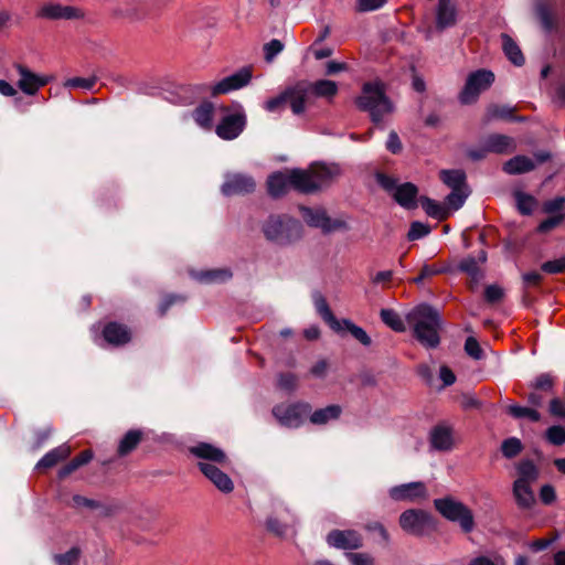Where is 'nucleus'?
I'll list each match as a JSON object with an SVG mask.
<instances>
[{
  "instance_id": "nucleus-1",
  "label": "nucleus",
  "mask_w": 565,
  "mask_h": 565,
  "mask_svg": "<svg viewBox=\"0 0 565 565\" xmlns=\"http://www.w3.org/2000/svg\"><path fill=\"white\" fill-rule=\"evenodd\" d=\"M406 321L412 326L414 337L422 345L427 349L439 345L441 317L436 308L428 303H420L407 312Z\"/></svg>"
},
{
  "instance_id": "nucleus-2",
  "label": "nucleus",
  "mask_w": 565,
  "mask_h": 565,
  "mask_svg": "<svg viewBox=\"0 0 565 565\" xmlns=\"http://www.w3.org/2000/svg\"><path fill=\"white\" fill-rule=\"evenodd\" d=\"M265 238L277 246H288L302 235V227L296 218L282 215H269L262 224Z\"/></svg>"
},
{
  "instance_id": "nucleus-3",
  "label": "nucleus",
  "mask_w": 565,
  "mask_h": 565,
  "mask_svg": "<svg viewBox=\"0 0 565 565\" xmlns=\"http://www.w3.org/2000/svg\"><path fill=\"white\" fill-rule=\"evenodd\" d=\"M360 109L367 111L374 124H380L394 111V105L386 96L382 84L365 83L362 94L356 98Z\"/></svg>"
},
{
  "instance_id": "nucleus-4",
  "label": "nucleus",
  "mask_w": 565,
  "mask_h": 565,
  "mask_svg": "<svg viewBox=\"0 0 565 565\" xmlns=\"http://www.w3.org/2000/svg\"><path fill=\"white\" fill-rule=\"evenodd\" d=\"M435 509L446 520L458 523L463 533H470L475 529V516L472 511L462 502L452 497H445L434 500Z\"/></svg>"
},
{
  "instance_id": "nucleus-5",
  "label": "nucleus",
  "mask_w": 565,
  "mask_h": 565,
  "mask_svg": "<svg viewBox=\"0 0 565 565\" xmlns=\"http://www.w3.org/2000/svg\"><path fill=\"white\" fill-rule=\"evenodd\" d=\"M303 179H307L303 169L274 172L267 179L268 193L273 198H279L290 189L305 193L309 188L303 186Z\"/></svg>"
},
{
  "instance_id": "nucleus-6",
  "label": "nucleus",
  "mask_w": 565,
  "mask_h": 565,
  "mask_svg": "<svg viewBox=\"0 0 565 565\" xmlns=\"http://www.w3.org/2000/svg\"><path fill=\"white\" fill-rule=\"evenodd\" d=\"M376 182L383 188L402 207L413 210L417 207L418 189L411 182L397 183V180L385 174L376 173Z\"/></svg>"
},
{
  "instance_id": "nucleus-7",
  "label": "nucleus",
  "mask_w": 565,
  "mask_h": 565,
  "mask_svg": "<svg viewBox=\"0 0 565 565\" xmlns=\"http://www.w3.org/2000/svg\"><path fill=\"white\" fill-rule=\"evenodd\" d=\"M401 529L413 536H424L435 529L433 515L423 509H407L401 513Z\"/></svg>"
},
{
  "instance_id": "nucleus-8",
  "label": "nucleus",
  "mask_w": 565,
  "mask_h": 565,
  "mask_svg": "<svg viewBox=\"0 0 565 565\" xmlns=\"http://www.w3.org/2000/svg\"><path fill=\"white\" fill-rule=\"evenodd\" d=\"M494 82V74L489 70H477L471 72L459 94V100L463 105L475 103L479 95L487 90Z\"/></svg>"
},
{
  "instance_id": "nucleus-9",
  "label": "nucleus",
  "mask_w": 565,
  "mask_h": 565,
  "mask_svg": "<svg viewBox=\"0 0 565 565\" xmlns=\"http://www.w3.org/2000/svg\"><path fill=\"white\" fill-rule=\"evenodd\" d=\"M303 221L311 227L319 228L323 234L348 231L349 225L342 218H331L322 207H300Z\"/></svg>"
},
{
  "instance_id": "nucleus-10",
  "label": "nucleus",
  "mask_w": 565,
  "mask_h": 565,
  "mask_svg": "<svg viewBox=\"0 0 565 565\" xmlns=\"http://www.w3.org/2000/svg\"><path fill=\"white\" fill-rule=\"evenodd\" d=\"M341 173V169L335 163L313 164L309 170H305L307 179H303V186L310 188L305 193L316 192L330 184Z\"/></svg>"
},
{
  "instance_id": "nucleus-11",
  "label": "nucleus",
  "mask_w": 565,
  "mask_h": 565,
  "mask_svg": "<svg viewBox=\"0 0 565 565\" xmlns=\"http://www.w3.org/2000/svg\"><path fill=\"white\" fill-rule=\"evenodd\" d=\"M310 413V405L306 403L279 404L273 408V415L278 423L287 428L301 426Z\"/></svg>"
},
{
  "instance_id": "nucleus-12",
  "label": "nucleus",
  "mask_w": 565,
  "mask_h": 565,
  "mask_svg": "<svg viewBox=\"0 0 565 565\" xmlns=\"http://www.w3.org/2000/svg\"><path fill=\"white\" fill-rule=\"evenodd\" d=\"M388 497L395 502H418L429 498L427 486L423 481H412L391 487Z\"/></svg>"
},
{
  "instance_id": "nucleus-13",
  "label": "nucleus",
  "mask_w": 565,
  "mask_h": 565,
  "mask_svg": "<svg viewBox=\"0 0 565 565\" xmlns=\"http://www.w3.org/2000/svg\"><path fill=\"white\" fill-rule=\"evenodd\" d=\"M246 114L242 107L234 113L226 114L216 125L215 132L223 140L236 139L245 129Z\"/></svg>"
},
{
  "instance_id": "nucleus-14",
  "label": "nucleus",
  "mask_w": 565,
  "mask_h": 565,
  "mask_svg": "<svg viewBox=\"0 0 565 565\" xmlns=\"http://www.w3.org/2000/svg\"><path fill=\"white\" fill-rule=\"evenodd\" d=\"M252 76V68L248 66H244L239 68L237 72L213 84L210 87V93L215 96L221 94H228L234 90L241 89L243 87H246L250 83Z\"/></svg>"
},
{
  "instance_id": "nucleus-15",
  "label": "nucleus",
  "mask_w": 565,
  "mask_h": 565,
  "mask_svg": "<svg viewBox=\"0 0 565 565\" xmlns=\"http://www.w3.org/2000/svg\"><path fill=\"white\" fill-rule=\"evenodd\" d=\"M429 446L435 451H450L455 447V429L447 422H440L428 434Z\"/></svg>"
},
{
  "instance_id": "nucleus-16",
  "label": "nucleus",
  "mask_w": 565,
  "mask_h": 565,
  "mask_svg": "<svg viewBox=\"0 0 565 565\" xmlns=\"http://www.w3.org/2000/svg\"><path fill=\"white\" fill-rule=\"evenodd\" d=\"M256 188L253 177L244 173H226L225 180L221 186L224 195L247 194Z\"/></svg>"
},
{
  "instance_id": "nucleus-17",
  "label": "nucleus",
  "mask_w": 565,
  "mask_h": 565,
  "mask_svg": "<svg viewBox=\"0 0 565 565\" xmlns=\"http://www.w3.org/2000/svg\"><path fill=\"white\" fill-rule=\"evenodd\" d=\"M17 72L20 75L18 81L19 88L26 95H35L36 92L49 84L52 81V76L38 75L31 72L28 67L18 64L15 66Z\"/></svg>"
},
{
  "instance_id": "nucleus-18",
  "label": "nucleus",
  "mask_w": 565,
  "mask_h": 565,
  "mask_svg": "<svg viewBox=\"0 0 565 565\" xmlns=\"http://www.w3.org/2000/svg\"><path fill=\"white\" fill-rule=\"evenodd\" d=\"M296 518L288 509H281L266 520V529L276 536L285 537L294 532Z\"/></svg>"
},
{
  "instance_id": "nucleus-19",
  "label": "nucleus",
  "mask_w": 565,
  "mask_h": 565,
  "mask_svg": "<svg viewBox=\"0 0 565 565\" xmlns=\"http://www.w3.org/2000/svg\"><path fill=\"white\" fill-rule=\"evenodd\" d=\"M327 543L338 550H358L362 537L354 530H333L327 535Z\"/></svg>"
},
{
  "instance_id": "nucleus-20",
  "label": "nucleus",
  "mask_w": 565,
  "mask_h": 565,
  "mask_svg": "<svg viewBox=\"0 0 565 565\" xmlns=\"http://www.w3.org/2000/svg\"><path fill=\"white\" fill-rule=\"evenodd\" d=\"M201 472L223 493H230L234 489L232 479L220 467L210 462H199Z\"/></svg>"
},
{
  "instance_id": "nucleus-21",
  "label": "nucleus",
  "mask_w": 565,
  "mask_h": 565,
  "mask_svg": "<svg viewBox=\"0 0 565 565\" xmlns=\"http://www.w3.org/2000/svg\"><path fill=\"white\" fill-rule=\"evenodd\" d=\"M190 452L201 459L200 462H210L221 466L227 462L226 454L221 448L209 443H199L192 446Z\"/></svg>"
},
{
  "instance_id": "nucleus-22",
  "label": "nucleus",
  "mask_w": 565,
  "mask_h": 565,
  "mask_svg": "<svg viewBox=\"0 0 565 565\" xmlns=\"http://www.w3.org/2000/svg\"><path fill=\"white\" fill-rule=\"evenodd\" d=\"M82 15L83 13L78 8L60 3L44 4L39 12V17L50 20H74Z\"/></svg>"
},
{
  "instance_id": "nucleus-23",
  "label": "nucleus",
  "mask_w": 565,
  "mask_h": 565,
  "mask_svg": "<svg viewBox=\"0 0 565 565\" xmlns=\"http://www.w3.org/2000/svg\"><path fill=\"white\" fill-rule=\"evenodd\" d=\"M457 21V8L452 0H438L436 9V25L444 30L455 25Z\"/></svg>"
},
{
  "instance_id": "nucleus-24",
  "label": "nucleus",
  "mask_w": 565,
  "mask_h": 565,
  "mask_svg": "<svg viewBox=\"0 0 565 565\" xmlns=\"http://www.w3.org/2000/svg\"><path fill=\"white\" fill-rule=\"evenodd\" d=\"M104 340L110 345H124L131 339L129 329L118 322H109L103 329Z\"/></svg>"
},
{
  "instance_id": "nucleus-25",
  "label": "nucleus",
  "mask_w": 565,
  "mask_h": 565,
  "mask_svg": "<svg viewBox=\"0 0 565 565\" xmlns=\"http://www.w3.org/2000/svg\"><path fill=\"white\" fill-rule=\"evenodd\" d=\"M288 103L295 115L303 113L306 107V99L309 95L308 85L306 82H299L295 86L287 88Z\"/></svg>"
},
{
  "instance_id": "nucleus-26",
  "label": "nucleus",
  "mask_w": 565,
  "mask_h": 565,
  "mask_svg": "<svg viewBox=\"0 0 565 565\" xmlns=\"http://www.w3.org/2000/svg\"><path fill=\"white\" fill-rule=\"evenodd\" d=\"M483 147L488 152L509 153L514 150V141L509 136L493 134L483 139Z\"/></svg>"
},
{
  "instance_id": "nucleus-27",
  "label": "nucleus",
  "mask_w": 565,
  "mask_h": 565,
  "mask_svg": "<svg viewBox=\"0 0 565 565\" xmlns=\"http://www.w3.org/2000/svg\"><path fill=\"white\" fill-rule=\"evenodd\" d=\"M191 277L202 284H218L232 278V271L227 268H214L207 270L191 271Z\"/></svg>"
},
{
  "instance_id": "nucleus-28",
  "label": "nucleus",
  "mask_w": 565,
  "mask_h": 565,
  "mask_svg": "<svg viewBox=\"0 0 565 565\" xmlns=\"http://www.w3.org/2000/svg\"><path fill=\"white\" fill-rule=\"evenodd\" d=\"M518 478L514 482L534 484L539 477L540 470L536 465L530 459H523L515 465Z\"/></svg>"
},
{
  "instance_id": "nucleus-29",
  "label": "nucleus",
  "mask_w": 565,
  "mask_h": 565,
  "mask_svg": "<svg viewBox=\"0 0 565 565\" xmlns=\"http://www.w3.org/2000/svg\"><path fill=\"white\" fill-rule=\"evenodd\" d=\"M71 455V447L67 444H63L49 452H46L36 463L35 468L49 469L54 467L57 462L66 459Z\"/></svg>"
},
{
  "instance_id": "nucleus-30",
  "label": "nucleus",
  "mask_w": 565,
  "mask_h": 565,
  "mask_svg": "<svg viewBox=\"0 0 565 565\" xmlns=\"http://www.w3.org/2000/svg\"><path fill=\"white\" fill-rule=\"evenodd\" d=\"M536 167V162L526 156H515L508 160L504 166L503 170L508 174H521L525 172H530L534 170Z\"/></svg>"
},
{
  "instance_id": "nucleus-31",
  "label": "nucleus",
  "mask_w": 565,
  "mask_h": 565,
  "mask_svg": "<svg viewBox=\"0 0 565 565\" xmlns=\"http://www.w3.org/2000/svg\"><path fill=\"white\" fill-rule=\"evenodd\" d=\"M339 334H343L344 332H349L355 340H358L364 347H370L372 340L366 331L353 323L350 319H342L339 321V330H333Z\"/></svg>"
},
{
  "instance_id": "nucleus-32",
  "label": "nucleus",
  "mask_w": 565,
  "mask_h": 565,
  "mask_svg": "<svg viewBox=\"0 0 565 565\" xmlns=\"http://www.w3.org/2000/svg\"><path fill=\"white\" fill-rule=\"evenodd\" d=\"M512 491L516 504L521 509H530L535 503V495L532 490V484L513 482Z\"/></svg>"
},
{
  "instance_id": "nucleus-33",
  "label": "nucleus",
  "mask_w": 565,
  "mask_h": 565,
  "mask_svg": "<svg viewBox=\"0 0 565 565\" xmlns=\"http://www.w3.org/2000/svg\"><path fill=\"white\" fill-rule=\"evenodd\" d=\"M313 303L319 316L329 324L332 330H339V321L326 300V298L320 294L316 292L313 295Z\"/></svg>"
},
{
  "instance_id": "nucleus-34",
  "label": "nucleus",
  "mask_w": 565,
  "mask_h": 565,
  "mask_svg": "<svg viewBox=\"0 0 565 565\" xmlns=\"http://www.w3.org/2000/svg\"><path fill=\"white\" fill-rule=\"evenodd\" d=\"M307 85L309 94L316 97L332 98L338 93L337 83L330 79H319Z\"/></svg>"
},
{
  "instance_id": "nucleus-35",
  "label": "nucleus",
  "mask_w": 565,
  "mask_h": 565,
  "mask_svg": "<svg viewBox=\"0 0 565 565\" xmlns=\"http://www.w3.org/2000/svg\"><path fill=\"white\" fill-rule=\"evenodd\" d=\"M458 269L466 273L471 278L473 282L471 286L472 289H475L483 278V273L479 267V260L472 256L463 258L459 263Z\"/></svg>"
},
{
  "instance_id": "nucleus-36",
  "label": "nucleus",
  "mask_w": 565,
  "mask_h": 565,
  "mask_svg": "<svg viewBox=\"0 0 565 565\" xmlns=\"http://www.w3.org/2000/svg\"><path fill=\"white\" fill-rule=\"evenodd\" d=\"M440 179L451 190L469 189L466 183V173L462 170H441Z\"/></svg>"
},
{
  "instance_id": "nucleus-37",
  "label": "nucleus",
  "mask_w": 565,
  "mask_h": 565,
  "mask_svg": "<svg viewBox=\"0 0 565 565\" xmlns=\"http://www.w3.org/2000/svg\"><path fill=\"white\" fill-rule=\"evenodd\" d=\"M341 407L339 405H329L324 408L315 411L310 415V422L315 425H324L330 420H335L341 415Z\"/></svg>"
},
{
  "instance_id": "nucleus-38",
  "label": "nucleus",
  "mask_w": 565,
  "mask_h": 565,
  "mask_svg": "<svg viewBox=\"0 0 565 565\" xmlns=\"http://www.w3.org/2000/svg\"><path fill=\"white\" fill-rule=\"evenodd\" d=\"M502 49L505 56L515 66H522L524 64V56L519 45L508 34H502Z\"/></svg>"
},
{
  "instance_id": "nucleus-39",
  "label": "nucleus",
  "mask_w": 565,
  "mask_h": 565,
  "mask_svg": "<svg viewBox=\"0 0 565 565\" xmlns=\"http://www.w3.org/2000/svg\"><path fill=\"white\" fill-rule=\"evenodd\" d=\"M419 202L425 213L433 218L444 220L449 214L448 209L445 205L430 198L422 196L419 198Z\"/></svg>"
},
{
  "instance_id": "nucleus-40",
  "label": "nucleus",
  "mask_w": 565,
  "mask_h": 565,
  "mask_svg": "<svg viewBox=\"0 0 565 565\" xmlns=\"http://www.w3.org/2000/svg\"><path fill=\"white\" fill-rule=\"evenodd\" d=\"M214 106L212 103H203L196 107L192 114L195 122L204 129L212 127Z\"/></svg>"
},
{
  "instance_id": "nucleus-41",
  "label": "nucleus",
  "mask_w": 565,
  "mask_h": 565,
  "mask_svg": "<svg viewBox=\"0 0 565 565\" xmlns=\"http://www.w3.org/2000/svg\"><path fill=\"white\" fill-rule=\"evenodd\" d=\"M141 435L140 430H129L126 433L119 441L118 454L120 456H126L132 451L141 440Z\"/></svg>"
},
{
  "instance_id": "nucleus-42",
  "label": "nucleus",
  "mask_w": 565,
  "mask_h": 565,
  "mask_svg": "<svg viewBox=\"0 0 565 565\" xmlns=\"http://www.w3.org/2000/svg\"><path fill=\"white\" fill-rule=\"evenodd\" d=\"M535 10L542 26L546 31H551L554 25L552 4L548 1L543 0L536 4Z\"/></svg>"
},
{
  "instance_id": "nucleus-43",
  "label": "nucleus",
  "mask_w": 565,
  "mask_h": 565,
  "mask_svg": "<svg viewBox=\"0 0 565 565\" xmlns=\"http://www.w3.org/2000/svg\"><path fill=\"white\" fill-rule=\"evenodd\" d=\"M382 321L396 332H404L406 326L401 316L393 309H382L380 312Z\"/></svg>"
},
{
  "instance_id": "nucleus-44",
  "label": "nucleus",
  "mask_w": 565,
  "mask_h": 565,
  "mask_svg": "<svg viewBox=\"0 0 565 565\" xmlns=\"http://www.w3.org/2000/svg\"><path fill=\"white\" fill-rule=\"evenodd\" d=\"M469 194V189L451 190V192L446 196V207L454 211L459 210L465 204Z\"/></svg>"
},
{
  "instance_id": "nucleus-45",
  "label": "nucleus",
  "mask_w": 565,
  "mask_h": 565,
  "mask_svg": "<svg viewBox=\"0 0 565 565\" xmlns=\"http://www.w3.org/2000/svg\"><path fill=\"white\" fill-rule=\"evenodd\" d=\"M514 196L519 212L523 215H530L536 205V200L522 191H516Z\"/></svg>"
},
{
  "instance_id": "nucleus-46",
  "label": "nucleus",
  "mask_w": 565,
  "mask_h": 565,
  "mask_svg": "<svg viewBox=\"0 0 565 565\" xmlns=\"http://www.w3.org/2000/svg\"><path fill=\"white\" fill-rule=\"evenodd\" d=\"M550 96L556 107H565V77H559L553 83Z\"/></svg>"
},
{
  "instance_id": "nucleus-47",
  "label": "nucleus",
  "mask_w": 565,
  "mask_h": 565,
  "mask_svg": "<svg viewBox=\"0 0 565 565\" xmlns=\"http://www.w3.org/2000/svg\"><path fill=\"white\" fill-rule=\"evenodd\" d=\"M522 450V441L516 437L507 438L501 444V452L507 459L516 457Z\"/></svg>"
},
{
  "instance_id": "nucleus-48",
  "label": "nucleus",
  "mask_w": 565,
  "mask_h": 565,
  "mask_svg": "<svg viewBox=\"0 0 565 565\" xmlns=\"http://www.w3.org/2000/svg\"><path fill=\"white\" fill-rule=\"evenodd\" d=\"M509 414L514 418H529L531 422H539L541 419V415L537 411L524 406L519 405H510L508 407Z\"/></svg>"
},
{
  "instance_id": "nucleus-49",
  "label": "nucleus",
  "mask_w": 565,
  "mask_h": 565,
  "mask_svg": "<svg viewBox=\"0 0 565 565\" xmlns=\"http://www.w3.org/2000/svg\"><path fill=\"white\" fill-rule=\"evenodd\" d=\"M467 565H505L504 558L497 554L477 555L472 557Z\"/></svg>"
},
{
  "instance_id": "nucleus-50",
  "label": "nucleus",
  "mask_w": 565,
  "mask_h": 565,
  "mask_svg": "<svg viewBox=\"0 0 565 565\" xmlns=\"http://www.w3.org/2000/svg\"><path fill=\"white\" fill-rule=\"evenodd\" d=\"M545 437L552 445L562 446L565 444V428L561 425H553L546 429Z\"/></svg>"
},
{
  "instance_id": "nucleus-51",
  "label": "nucleus",
  "mask_w": 565,
  "mask_h": 565,
  "mask_svg": "<svg viewBox=\"0 0 565 565\" xmlns=\"http://www.w3.org/2000/svg\"><path fill=\"white\" fill-rule=\"evenodd\" d=\"M96 77H72L65 81L64 87L66 88H81L84 90H92L96 84Z\"/></svg>"
},
{
  "instance_id": "nucleus-52",
  "label": "nucleus",
  "mask_w": 565,
  "mask_h": 565,
  "mask_svg": "<svg viewBox=\"0 0 565 565\" xmlns=\"http://www.w3.org/2000/svg\"><path fill=\"white\" fill-rule=\"evenodd\" d=\"M81 556V550L77 546L72 547L63 554L54 555V562L56 565H73Z\"/></svg>"
},
{
  "instance_id": "nucleus-53",
  "label": "nucleus",
  "mask_w": 565,
  "mask_h": 565,
  "mask_svg": "<svg viewBox=\"0 0 565 565\" xmlns=\"http://www.w3.org/2000/svg\"><path fill=\"white\" fill-rule=\"evenodd\" d=\"M512 108L509 106L491 105L487 108L486 118L488 121L493 119L510 118Z\"/></svg>"
},
{
  "instance_id": "nucleus-54",
  "label": "nucleus",
  "mask_w": 565,
  "mask_h": 565,
  "mask_svg": "<svg viewBox=\"0 0 565 565\" xmlns=\"http://www.w3.org/2000/svg\"><path fill=\"white\" fill-rule=\"evenodd\" d=\"M429 233H430L429 225L416 221L411 224V227L407 233V238L409 241H416V239H420V238L427 236Z\"/></svg>"
},
{
  "instance_id": "nucleus-55",
  "label": "nucleus",
  "mask_w": 565,
  "mask_h": 565,
  "mask_svg": "<svg viewBox=\"0 0 565 565\" xmlns=\"http://www.w3.org/2000/svg\"><path fill=\"white\" fill-rule=\"evenodd\" d=\"M465 351L473 360H481L484 358L483 349L473 337H468L466 339Z\"/></svg>"
},
{
  "instance_id": "nucleus-56",
  "label": "nucleus",
  "mask_w": 565,
  "mask_h": 565,
  "mask_svg": "<svg viewBox=\"0 0 565 565\" xmlns=\"http://www.w3.org/2000/svg\"><path fill=\"white\" fill-rule=\"evenodd\" d=\"M190 88L186 86L177 87L175 93H170V96H166L172 104L185 105L192 102V97L189 95Z\"/></svg>"
},
{
  "instance_id": "nucleus-57",
  "label": "nucleus",
  "mask_w": 565,
  "mask_h": 565,
  "mask_svg": "<svg viewBox=\"0 0 565 565\" xmlns=\"http://www.w3.org/2000/svg\"><path fill=\"white\" fill-rule=\"evenodd\" d=\"M554 386V379L548 373L540 374L531 384L534 390H541L544 392H552Z\"/></svg>"
},
{
  "instance_id": "nucleus-58",
  "label": "nucleus",
  "mask_w": 565,
  "mask_h": 565,
  "mask_svg": "<svg viewBox=\"0 0 565 565\" xmlns=\"http://www.w3.org/2000/svg\"><path fill=\"white\" fill-rule=\"evenodd\" d=\"M282 50L284 44L281 43V41L277 39L270 40L268 43L264 45L266 61L271 62Z\"/></svg>"
},
{
  "instance_id": "nucleus-59",
  "label": "nucleus",
  "mask_w": 565,
  "mask_h": 565,
  "mask_svg": "<svg viewBox=\"0 0 565 565\" xmlns=\"http://www.w3.org/2000/svg\"><path fill=\"white\" fill-rule=\"evenodd\" d=\"M387 0H356V11L371 12L381 9Z\"/></svg>"
},
{
  "instance_id": "nucleus-60",
  "label": "nucleus",
  "mask_w": 565,
  "mask_h": 565,
  "mask_svg": "<svg viewBox=\"0 0 565 565\" xmlns=\"http://www.w3.org/2000/svg\"><path fill=\"white\" fill-rule=\"evenodd\" d=\"M504 296V290L497 284L489 285L484 289V299L490 303L500 301Z\"/></svg>"
},
{
  "instance_id": "nucleus-61",
  "label": "nucleus",
  "mask_w": 565,
  "mask_h": 565,
  "mask_svg": "<svg viewBox=\"0 0 565 565\" xmlns=\"http://www.w3.org/2000/svg\"><path fill=\"white\" fill-rule=\"evenodd\" d=\"M351 565H374V558L367 553H348Z\"/></svg>"
},
{
  "instance_id": "nucleus-62",
  "label": "nucleus",
  "mask_w": 565,
  "mask_h": 565,
  "mask_svg": "<svg viewBox=\"0 0 565 565\" xmlns=\"http://www.w3.org/2000/svg\"><path fill=\"white\" fill-rule=\"evenodd\" d=\"M542 270L547 274H559L565 270V258L545 262L542 265Z\"/></svg>"
},
{
  "instance_id": "nucleus-63",
  "label": "nucleus",
  "mask_w": 565,
  "mask_h": 565,
  "mask_svg": "<svg viewBox=\"0 0 565 565\" xmlns=\"http://www.w3.org/2000/svg\"><path fill=\"white\" fill-rule=\"evenodd\" d=\"M287 100H288V95H287V89H286L280 95L268 99L265 103V109L267 111L274 113V111L278 110L285 103H287Z\"/></svg>"
},
{
  "instance_id": "nucleus-64",
  "label": "nucleus",
  "mask_w": 565,
  "mask_h": 565,
  "mask_svg": "<svg viewBox=\"0 0 565 565\" xmlns=\"http://www.w3.org/2000/svg\"><path fill=\"white\" fill-rule=\"evenodd\" d=\"M297 377L292 373H282L278 377V386L285 391H294L296 387Z\"/></svg>"
}]
</instances>
